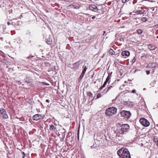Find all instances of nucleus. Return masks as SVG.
<instances>
[{
    "label": "nucleus",
    "instance_id": "obj_1",
    "mask_svg": "<svg viewBox=\"0 0 158 158\" xmlns=\"http://www.w3.org/2000/svg\"><path fill=\"white\" fill-rule=\"evenodd\" d=\"M118 156L122 158H131L130 152L126 148H122L117 151Z\"/></svg>",
    "mask_w": 158,
    "mask_h": 158
},
{
    "label": "nucleus",
    "instance_id": "obj_2",
    "mask_svg": "<svg viewBox=\"0 0 158 158\" xmlns=\"http://www.w3.org/2000/svg\"><path fill=\"white\" fill-rule=\"evenodd\" d=\"M129 128V126L128 124H123L119 127L118 133L121 135L125 134L128 132Z\"/></svg>",
    "mask_w": 158,
    "mask_h": 158
},
{
    "label": "nucleus",
    "instance_id": "obj_3",
    "mask_svg": "<svg viewBox=\"0 0 158 158\" xmlns=\"http://www.w3.org/2000/svg\"><path fill=\"white\" fill-rule=\"evenodd\" d=\"M117 109L114 107H111L107 109L105 112L106 115L110 117L115 114L117 112Z\"/></svg>",
    "mask_w": 158,
    "mask_h": 158
},
{
    "label": "nucleus",
    "instance_id": "obj_4",
    "mask_svg": "<svg viewBox=\"0 0 158 158\" xmlns=\"http://www.w3.org/2000/svg\"><path fill=\"white\" fill-rule=\"evenodd\" d=\"M120 114L122 116L127 118H129L131 115L130 111L124 110H122Z\"/></svg>",
    "mask_w": 158,
    "mask_h": 158
},
{
    "label": "nucleus",
    "instance_id": "obj_5",
    "mask_svg": "<svg viewBox=\"0 0 158 158\" xmlns=\"http://www.w3.org/2000/svg\"><path fill=\"white\" fill-rule=\"evenodd\" d=\"M139 122L143 126L145 127H148L150 125L149 122L144 118H140Z\"/></svg>",
    "mask_w": 158,
    "mask_h": 158
},
{
    "label": "nucleus",
    "instance_id": "obj_6",
    "mask_svg": "<svg viewBox=\"0 0 158 158\" xmlns=\"http://www.w3.org/2000/svg\"><path fill=\"white\" fill-rule=\"evenodd\" d=\"M0 112L3 116V118L6 119L8 118V116L6 114V112L5 109L1 108L0 109Z\"/></svg>",
    "mask_w": 158,
    "mask_h": 158
},
{
    "label": "nucleus",
    "instance_id": "obj_7",
    "mask_svg": "<svg viewBox=\"0 0 158 158\" xmlns=\"http://www.w3.org/2000/svg\"><path fill=\"white\" fill-rule=\"evenodd\" d=\"M89 8L90 10L96 12H97L98 10L97 7L95 5H90L89 6Z\"/></svg>",
    "mask_w": 158,
    "mask_h": 158
},
{
    "label": "nucleus",
    "instance_id": "obj_8",
    "mask_svg": "<svg viewBox=\"0 0 158 158\" xmlns=\"http://www.w3.org/2000/svg\"><path fill=\"white\" fill-rule=\"evenodd\" d=\"M41 115L37 114L34 115L32 117V119L34 120H38L41 119Z\"/></svg>",
    "mask_w": 158,
    "mask_h": 158
},
{
    "label": "nucleus",
    "instance_id": "obj_9",
    "mask_svg": "<svg viewBox=\"0 0 158 158\" xmlns=\"http://www.w3.org/2000/svg\"><path fill=\"white\" fill-rule=\"evenodd\" d=\"M122 55L123 56H128L130 55V53L128 51H124L122 52Z\"/></svg>",
    "mask_w": 158,
    "mask_h": 158
},
{
    "label": "nucleus",
    "instance_id": "obj_10",
    "mask_svg": "<svg viewBox=\"0 0 158 158\" xmlns=\"http://www.w3.org/2000/svg\"><path fill=\"white\" fill-rule=\"evenodd\" d=\"M148 48L150 50H153L156 48V47L152 44H149L148 45Z\"/></svg>",
    "mask_w": 158,
    "mask_h": 158
},
{
    "label": "nucleus",
    "instance_id": "obj_11",
    "mask_svg": "<svg viewBox=\"0 0 158 158\" xmlns=\"http://www.w3.org/2000/svg\"><path fill=\"white\" fill-rule=\"evenodd\" d=\"M55 129H56L55 128V127L53 125L51 124L50 125V130L51 131H54V132L55 131Z\"/></svg>",
    "mask_w": 158,
    "mask_h": 158
},
{
    "label": "nucleus",
    "instance_id": "obj_12",
    "mask_svg": "<svg viewBox=\"0 0 158 158\" xmlns=\"http://www.w3.org/2000/svg\"><path fill=\"white\" fill-rule=\"evenodd\" d=\"M109 54H111L112 55H113L114 53V52L112 49H110L109 51Z\"/></svg>",
    "mask_w": 158,
    "mask_h": 158
},
{
    "label": "nucleus",
    "instance_id": "obj_13",
    "mask_svg": "<svg viewBox=\"0 0 158 158\" xmlns=\"http://www.w3.org/2000/svg\"><path fill=\"white\" fill-rule=\"evenodd\" d=\"M144 13V12H143L141 10H138L135 11V13L138 14H143Z\"/></svg>",
    "mask_w": 158,
    "mask_h": 158
},
{
    "label": "nucleus",
    "instance_id": "obj_14",
    "mask_svg": "<svg viewBox=\"0 0 158 158\" xmlns=\"http://www.w3.org/2000/svg\"><path fill=\"white\" fill-rule=\"evenodd\" d=\"M88 69V67L87 66H85L84 67V69H83L82 72L85 73L86 70Z\"/></svg>",
    "mask_w": 158,
    "mask_h": 158
},
{
    "label": "nucleus",
    "instance_id": "obj_15",
    "mask_svg": "<svg viewBox=\"0 0 158 158\" xmlns=\"http://www.w3.org/2000/svg\"><path fill=\"white\" fill-rule=\"evenodd\" d=\"M141 20L142 22H145L147 20V18L146 17H143L141 18Z\"/></svg>",
    "mask_w": 158,
    "mask_h": 158
},
{
    "label": "nucleus",
    "instance_id": "obj_16",
    "mask_svg": "<svg viewBox=\"0 0 158 158\" xmlns=\"http://www.w3.org/2000/svg\"><path fill=\"white\" fill-rule=\"evenodd\" d=\"M143 32V31L142 30L139 29L137 30V33L138 34H141Z\"/></svg>",
    "mask_w": 158,
    "mask_h": 158
},
{
    "label": "nucleus",
    "instance_id": "obj_17",
    "mask_svg": "<svg viewBox=\"0 0 158 158\" xmlns=\"http://www.w3.org/2000/svg\"><path fill=\"white\" fill-rule=\"evenodd\" d=\"M110 75H109L107 77V78H106L105 81H106L108 82L109 81V80H110Z\"/></svg>",
    "mask_w": 158,
    "mask_h": 158
},
{
    "label": "nucleus",
    "instance_id": "obj_18",
    "mask_svg": "<svg viewBox=\"0 0 158 158\" xmlns=\"http://www.w3.org/2000/svg\"><path fill=\"white\" fill-rule=\"evenodd\" d=\"M113 88L112 86H110L108 87L106 91V93H107L111 89Z\"/></svg>",
    "mask_w": 158,
    "mask_h": 158
},
{
    "label": "nucleus",
    "instance_id": "obj_19",
    "mask_svg": "<svg viewBox=\"0 0 158 158\" xmlns=\"http://www.w3.org/2000/svg\"><path fill=\"white\" fill-rule=\"evenodd\" d=\"M102 96V95L100 93H98L97 95V98H99Z\"/></svg>",
    "mask_w": 158,
    "mask_h": 158
},
{
    "label": "nucleus",
    "instance_id": "obj_20",
    "mask_svg": "<svg viewBox=\"0 0 158 158\" xmlns=\"http://www.w3.org/2000/svg\"><path fill=\"white\" fill-rule=\"evenodd\" d=\"M46 43L48 44H50L52 43V41L51 40H48L46 41Z\"/></svg>",
    "mask_w": 158,
    "mask_h": 158
},
{
    "label": "nucleus",
    "instance_id": "obj_21",
    "mask_svg": "<svg viewBox=\"0 0 158 158\" xmlns=\"http://www.w3.org/2000/svg\"><path fill=\"white\" fill-rule=\"evenodd\" d=\"M106 86V85H105V84H103V85L100 88H99V89L100 90H101V89H102L103 88H104Z\"/></svg>",
    "mask_w": 158,
    "mask_h": 158
},
{
    "label": "nucleus",
    "instance_id": "obj_22",
    "mask_svg": "<svg viewBox=\"0 0 158 158\" xmlns=\"http://www.w3.org/2000/svg\"><path fill=\"white\" fill-rule=\"evenodd\" d=\"M85 73H81V74L80 76V77L83 78L84 77V75Z\"/></svg>",
    "mask_w": 158,
    "mask_h": 158
},
{
    "label": "nucleus",
    "instance_id": "obj_23",
    "mask_svg": "<svg viewBox=\"0 0 158 158\" xmlns=\"http://www.w3.org/2000/svg\"><path fill=\"white\" fill-rule=\"evenodd\" d=\"M135 60H136V59H135V57H134L133 58V59L132 60V63H134V62H135Z\"/></svg>",
    "mask_w": 158,
    "mask_h": 158
},
{
    "label": "nucleus",
    "instance_id": "obj_24",
    "mask_svg": "<svg viewBox=\"0 0 158 158\" xmlns=\"http://www.w3.org/2000/svg\"><path fill=\"white\" fill-rule=\"evenodd\" d=\"M31 34V32L29 30H27V34L30 35Z\"/></svg>",
    "mask_w": 158,
    "mask_h": 158
},
{
    "label": "nucleus",
    "instance_id": "obj_25",
    "mask_svg": "<svg viewBox=\"0 0 158 158\" xmlns=\"http://www.w3.org/2000/svg\"><path fill=\"white\" fill-rule=\"evenodd\" d=\"M136 90L135 89H133L131 91V93H135L136 92Z\"/></svg>",
    "mask_w": 158,
    "mask_h": 158
},
{
    "label": "nucleus",
    "instance_id": "obj_26",
    "mask_svg": "<svg viewBox=\"0 0 158 158\" xmlns=\"http://www.w3.org/2000/svg\"><path fill=\"white\" fill-rule=\"evenodd\" d=\"M130 103L131 104V106H132L134 105V103L132 102H130Z\"/></svg>",
    "mask_w": 158,
    "mask_h": 158
},
{
    "label": "nucleus",
    "instance_id": "obj_27",
    "mask_svg": "<svg viewBox=\"0 0 158 158\" xmlns=\"http://www.w3.org/2000/svg\"><path fill=\"white\" fill-rule=\"evenodd\" d=\"M146 73L147 75H148L150 73V71H146Z\"/></svg>",
    "mask_w": 158,
    "mask_h": 158
},
{
    "label": "nucleus",
    "instance_id": "obj_28",
    "mask_svg": "<svg viewBox=\"0 0 158 158\" xmlns=\"http://www.w3.org/2000/svg\"><path fill=\"white\" fill-rule=\"evenodd\" d=\"M126 0H122V2L123 3H125L126 2Z\"/></svg>",
    "mask_w": 158,
    "mask_h": 158
},
{
    "label": "nucleus",
    "instance_id": "obj_29",
    "mask_svg": "<svg viewBox=\"0 0 158 158\" xmlns=\"http://www.w3.org/2000/svg\"><path fill=\"white\" fill-rule=\"evenodd\" d=\"M83 78L80 77L79 78V81H80Z\"/></svg>",
    "mask_w": 158,
    "mask_h": 158
},
{
    "label": "nucleus",
    "instance_id": "obj_30",
    "mask_svg": "<svg viewBox=\"0 0 158 158\" xmlns=\"http://www.w3.org/2000/svg\"><path fill=\"white\" fill-rule=\"evenodd\" d=\"M83 78L80 77L79 78V81H80Z\"/></svg>",
    "mask_w": 158,
    "mask_h": 158
},
{
    "label": "nucleus",
    "instance_id": "obj_31",
    "mask_svg": "<svg viewBox=\"0 0 158 158\" xmlns=\"http://www.w3.org/2000/svg\"><path fill=\"white\" fill-rule=\"evenodd\" d=\"M46 102H48V103H49V100L48 99H47L46 100Z\"/></svg>",
    "mask_w": 158,
    "mask_h": 158
},
{
    "label": "nucleus",
    "instance_id": "obj_32",
    "mask_svg": "<svg viewBox=\"0 0 158 158\" xmlns=\"http://www.w3.org/2000/svg\"><path fill=\"white\" fill-rule=\"evenodd\" d=\"M107 83V82H106V81H105V82L104 83V84L106 85V84Z\"/></svg>",
    "mask_w": 158,
    "mask_h": 158
},
{
    "label": "nucleus",
    "instance_id": "obj_33",
    "mask_svg": "<svg viewBox=\"0 0 158 158\" xmlns=\"http://www.w3.org/2000/svg\"><path fill=\"white\" fill-rule=\"evenodd\" d=\"M155 26L156 28H158V25H156Z\"/></svg>",
    "mask_w": 158,
    "mask_h": 158
},
{
    "label": "nucleus",
    "instance_id": "obj_34",
    "mask_svg": "<svg viewBox=\"0 0 158 158\" xmlns=\"http://www.w3.org/2000/svg\"><path fill=\"white\" fill-rule=\"evenodd\" d=\"M96 18L95 16H94L93 17H92V19H94Z\"/></svg>",
    "mask_w": 158,
    "mask_h": 158
},
{
    "label": "nucleus",
    "instance_id": "obj_35",
    "mask_svg": "<svg viewBox=\"0 0 158 158\" xmlns=\"http://www.w3.org/2000/svg\"><path fill=\"white\" fill-rule=\"evenodd\" d=\"M7 23V24H8V25H10V24H10V23L9 22H8Z\"/></svg>",
    "mask_w": 158,
    "mask_h": 158
},
{
    "label": "nucleus",
    "instance_id": "obj_36",
    "mask_svg": "<svg viewBox=\"0 0 158 158\" xmlns=\"http://www.w3.org/2000/svg\"><path fill=\"white\" fill-rule=\"evenodd\" d=\"M23 154L24 156H25V153H24V152H23Z\"/></svg>",
    "mask_w": 158,
    "mask_h": 158
},
{
    "label": "nucleus",
    "instance_id": "obj_37",
    "mask_svg": "<svg viewBox=\"0 0 158 158\" xmlns=\"http://www.w3.org/2000/svg\"><path fill=\"white\" fill-rule=\"evenodd\" d=\"M25 156H23V158H25Z\"/></svg>",
    "mask_w": 158,
    "mask_h": 158
},
{
    "label": "nucleus",
    "instance_id": "obj_38",
    "mask_svg": "<svg viewBox=\"0 0 158 158\" xmlns=\"http://www.w3.org/2000/svg\"><path fill=\"white\" fill-rule=\"evenodd\" d=\"M90 93V94H91V93Z\"/></svg>",
    "mask_w": 158,
    "mask_h": 158
}]
</instances>
